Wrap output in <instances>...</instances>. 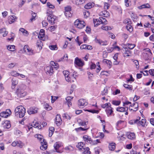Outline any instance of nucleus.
<instances>
[{"label": "nucleus", "instance_id": "f257e3e1", "mask_svg": "<svg viewBox=\"0 0 154 154\" xmlns=\"http://www.w3.org/2000/svg\"><path fill=\"white\" fill-rule=\"evenodd\" d=\"M26 86L24 84L18 85L15 91V94L17 97L20 98L24 97L26 94V92L24 91Z\"/></svg>", "mask_w": 154, "mask_h": 154}, {"label": "nucleus", "instance_id": "f03ea898", "mask_svg": "<svg viewBox=\"0 0 154 154\" xmlns=\"http://www.w3.org/2000/svg\"><path fill=\"white\" fill-rule=\"evenodd\" d=\"M15 116L17 117L23 118L26 113V109L22 106H17L14 110Z\"/></svg>", "mask_w": 154, "mask_h": 154}, {"label": "nucleus", "instance_id": "7ed1b4c3", "mask_svg": "<svg viewBox=\"0 0 154 154\" xmlns=\"http://www.w3.org/2000/svg\"><path fill=\"white\" fill-rule=\"evenodd\" d=\"M63 73L64 75L66 80L70 82H73L75 80L77 76V75H75L76 73L74 71L73 73L71 75L70 77L69 75V72L67 71H64L63 72Z\"/></svg>", "mask_w": 154, "mask_h": 154}, {"label": "nucleus", "instance_id": "20e7f679", "mask_svg": "<svg viewBox=\"0 0 154 154\" xmlns=\"http://www.w3.org/2000/svg\"><path fill=\"white\" fill-rule=\"evenodd\" d=\"M35 137L37 138L40 141L41 146L40 147L42 150L46 149L47 148V143L45 140L42 138V136L39 134L35 135Z\"/></svg>", "mask_w": 154, "mask_h": 154}, {"label": "nucleus", "instance_id": "39448f33", "mask_svg": "<svg viewBox=\"0 0 154 154\" xmlns=\"http://www.w3.org/2000/svg\"><path fill=\"white\" fill-rule=\"evenodd\" d=\"M74 24L75 27L80 29H82L85 26V23L84 21L78 19L75 21Z\"/></svg>", "mask_w": 154, "mask_h": 154}, {"label": "nucleus", "instance_id": "423d86ee", "mask_svg": "<svg viewBox=\"0 0 154 154\" xmlns=\"http://www.w3.org/2000/svg\"><path fill=\"white\" fill-rule=\"evenodd\" d=\"M47 20L51 24H53L55 23V21L56 20L55 17L54 15H52V12L49 13L48 11L47 12Z\"/></svg>", "mask_w": 154, "mask_h": 154}, {"label": "nucleus", "instance_id": "0eeeda50", "mask_svg": "<svg viewBox=\"0 0 154 154\" xmlns=\"http://www.w3.org/2000/svg\"><path fill=\"white\" fill-rule=\"evenodd\" d=\"M23 51L29 55H33V51L28 45H25L23 47Z\"/></svg>", "mask_w": 154, "mask_h": 154}, {"label": "nucleus", "instance_id": "6e6552de", "mask_svg": "<svg viewBox=\"0 0 154 154\" xmlns=\"http://www.w3.org/2000/svg\"><path fill=\"white\" fill-rule=\"evenodd\" d=\"M11 113L10 109H6L5 111H3L1 112L0 115L2 117L6 118L10 116Z\"/></svg>", "mask_w": 154, "mask_h": 154}, {"label": "nucleus", "instance_id": "1a4fd4ad", "mask_svg": "<svg viewBox=\"0 0 154 154\" xmlns=\"http://www.w3.org/2000/svg\"><path fill=\"white\" fill-rule=\"evenodd\" d=\"M45 71L46 74L49 75H52L54 72L53 67L51 66H49L46 67L45 68Z\"/></svg>", "mask_w": 154, "mask_h": 154}, {"label": "nucleus", "instance_id": "9d476101", "mask_svg": "<svg viewBox=\"0 0 154 154\" xmlns=\"http://www.w3.org/2000/svg\"><path fill=\"white\" fill-rule=\"evenodd\" d=\"M88 104V103L84 99H80L78 101V105L80 107H83Z\"/></svg>", "mask_w": 154, "mask_h": 154}, {"label": "nucleus", "instance_id": "9b49d317", "mask_svg": "<svg viewBox=\"0 0 154 154\" xmlns=\"http://www.w3.org/2000/svg\"><path fill=\"white\" fill-rule=\"evenodd\" d=\"M39 124L38 123L35 122L34 123V122L32 123L30 126H26V130L27 131H29L31 129H32V126L36 128L38 127L39 128Z\"/></svg>", "mask_w": 154, "mask_h": 154}, {"label": "nucleus", "instance_id": "f8f14e48", "mask_svg": "<svg viewBox=\"0 0 154 154\" xmlns=\"http://www.w3.org/2000/svg\"><path fill=\"white\" fill-rule=\"evenodd\" d=\"M138 103L136 102L131 105L129 107V110L130 111H136L138 110Z\"/></svg>", "mask_w": 154, "mask_h": 154}, {"label": "nucleus", "instance_id": "ddd939ff", "mask_svg": "<svg viewBox=\"0 0 154 154\" xmlns=\"http://www.w3.org/2000/svg\"><path fill=\"white\" fill-rule=\"evenodd\" d=\"M38 109L36 107H31L28 109L27 112L29 114L31 115L37 113Z\"/></svg>", "mask_w": 154, "mask_h": 154}, {"label": "nucleus", "instance_id": "4468645a", "mask_svg": "<svg viewBox=\"0 0 154 154\" xmlns=\"http://www.w3.org/2000/svg\"><path fill=\"white\" fill-rule=\"evenodd\" d=\"M2 126L5 129H9L11 127V124L9 121L6 120L2 123Z\"/></svg>", "mask_w": 154, "mask_h": 154}, {"label": "nucleus", "instance_id": "2eb2a0df", "mask_svg": "<svg viewBox=\"0 0 154 154\" xmlns=\"http://www.w3.org/2000/svg\"><path fill=\"white\" fill-rule=\"evenodd\" d=\"M62 146V143L60 142H56L54 145V149L56 150V152H60L57 150V149Z\"/></svg>", "mask_w": 154, "mask_h": 154}, {"label": "nucleus", "instance_id": "dca6fc26", "mask_svg": "<svg viewBox=\"0 0 154 154\" xmlns=\"http://www.w3.org/2000/svg\"><path fill=\"white\" fill-rule=\"evenodd\" d=\"M62 120L60 114H57L56 116V124L58 125H59L61 124Z\"/></svg>", "mask_w": 154, "mask_h": 154}, {"label": "nucleus", "instance_id": "f3484780", "mask_svg": "<svg viewBox=\"0 0 154 154\" xmlns=\"http://www.w3.org/2000/svg\"><path fill=\"white\" fill-rule=\"evenodd\" d=\"M96 42L98 43L101 45H108L107 42L106 41H103L100 39H98L96 38L95 40Z\"/></svg>", "mask_w": 154, "mask_h": 154}, {"label": "nucleus", "instance_id": "a211bd4d", "mask_svg": "<svg viewBox=\"0 0 154 154\" xmlns=\"http://www.w3.org/2000/svg\"><path fill=\"white\" fill-rule=\"evenodd\" d=\"M75 63L77 66H83L84 64L82 61L77 57L75 59Z\"/></svg>", "mask_w": 154, "mask_h": 154}, {"label": "nucleus", "instance_id": "6ab92c4d", "mask_svg": "<svg viewBox=\"0 0 154 154\" xmlns=\"http://www.w3.org/2000/svg\"><path fill=\"white\" fill-rule=\"evenodd\" d=\"M112 108L111 107H109L108 109H106V112L107 115L108 116H109L110 115H112L113 114V111H112Z\"/></svg>", "mask_w": 154, "mask_h": 154}, {"label": "nucleus", "instance_id": "aec40b11", "mask_svg": "<svg viewBox=\"0 0 154 154\" xmlns=\"http://www.w3.org/2000/svg\"><path fill=\"white\" fill-rule=\"evenodd\" d=\"M124 49L125 51V56L127 57L131 56L132 53L131 51L127 48H125Z\"/></svg>", "mask_w": 154, "mask_h": 154}, {"label": "nucleus", "instance_id": "412c9836", "mask_svg": "<svg viewBox=\"0 0 154 154\" xmlns=\"http://www.w3.org/2000/svg\"><path fill=\"white\" fill-rule=\"evenodd\" d=\"M45 36V30L43 29H41L39 32V33L38 35V38L42 40H43V39Z\"/></svg>", "mask_w": 154, "mask_h": 154}, {"label": "nucleus", "instance_id": "4be33fe9", "mask_svg": "<svg viewBox=\"0 0 154 154\" xmlns=\"http://www.w3.org/2000/svg\"><path fill=\"white\" fill-rule=\"evenodd\" d=\"M127 137L128 139L131 140H134L135 138V134L134 133H128Z\"/></svg>", "mask_w": 154, "mask_h": 154}, {"label": "nucleus", "instance_id": "5701e85b", "mask_svg": "<svg viewBox=\"0 0 154 154\" xmlns=\"http://www.w3.org/2000/svg\"><path fill=\"white\" fill-rule=\"evenodd\" d=\"M12 88H14L15 86L18 83V80L17 79H15L14 78H12Z\"/></svg>", "mask_w": 154, "mask_h": 154}, {"label": "nucleus", "instance_id": "b1692460", "mask_svg": "<svg viewBox=\"0 0 154 154\" xmlns=\"http://www.w3.org/2000/svg\"><path fill=\"white\" fill-rule=\"evenodd\" d=\"M128 107H117L116 108V110L120 112H124L128 111Z\"/></svg>", "mask_w": 154, "mask_h": 154}, {"label": "nucleus", "instance_id": "393cba45", "mask_svg": "<svg viewBox=\"0 0 154 154\" xmlns=\"http://www.w3.org/2000/svg\"><path fill=\"white\" fill-rule=\"evenodd\" d=\"M125 123V121L122 120L118 121L116 124V125L118 127L120 128H122L124 123Z\"/></svg>", "mask_w": 154, "mask_h": 154}, {"label": "nucleus", "instance_id": "a878e982", "mask_svg": "<svg viewBox=\"0 0 154 154\" xmlns=\"http://www.w3.org/2000/svg\"><path fill=\"white\" fill-rule=\"evenodd\" d=\"M84 144L83 143V142H81L80 143H79L77 145H76V147L77 148H79L80 150H82V149H83L85 148L84 147Z\"/></svg>", "mask_w": 154, "mask_h": 154}, {"label": "nucleus", "instance_id": "bb28decb", "mask_svg": "<svg viewBox=\"0 0 154 154\" xmlns=\"http://www.w3.org/2000/svg\"><path fill=\"white\" fill-rule=\"evenodd\" d=\"M116 144L114 143H111L109 144V148L110 150L111 151L114 150L116 148Z\"/></svg>", "mask_w": 154, "mask_h": 154}, {"label": "nucleus", "instance_id": "cd10ccee", "mask_svg": "<svg viewBox=\"0 0 154 154\" xmlns=\"http://www.w3.org/2000/svg\"><path fill=\"white\" fill-rule=\"evenodd\" d=\"M51 66L57 70L59 66L57 63L54 62V61H51L50 62Z\"/></svg>", "mask_w": 154, "mask_h": 154}, {"label": "nucleus", "instance_id": "c85d7f7f", "mask_svg": "<svg viewBox=\"0 0 154 154\" xmlns=\"http://www.w3.org/2000/svg\"><path fill=\"white\" fill-rule=\"evenodd\" d=\"M103 62L108 64L109 65L108 67L109 68L111 67L112 63L110 60L104 59L103 60Z\"/></svg>", "mask_w": 154, "mask_h": 154}, {"label": "nucleus", "instance_id": "c756f323", "mask_svg": "<svg viewBox=\"0 0 154 154\" xmlns=\"http://www.w3.org/2000/svg\"><path fill=\"white\" fill-rule=\"evenodd\" d=\"M146 122V120L145 119H142L141 121H139V125H141L143 127H145Z\"/></svg>", "mask_w": 154, "mask_h": 154}, {"label": "nucleus", "instance_id": "7c9ffc66", "mask_svg": "<svg viewBox=\"0 0 154 154\" xmlns=\"http://www.w3.org/2000/svg\"><path fill=\"white\" fill-rule=\"evenodd\" d=\"M94 6V3H89L85 5V8L86 9H89L92 8Z\"/></svg>", "mask_w": 154, "mask_h": 154}, {"label": "nucleus", "instance_id": "2f4dec72", "mask_svg": "<svg viewBox=\"0 0 154 154\" xmlns=\"http://www.w3.org/2000/svg\"><path fill=\"white\" fill-rule=\"evenodd\" d=\"M99 20L101 22V23H102V24H107V21L106 19L102 17H100Z\"/></svg>", "mask_w": 154, "mask_h": 154}, {"label": "nucleus", "instance_id": "473e14b6", "mask_svg": "<svg viewBox=\"0 0 154 154\" xmlns=\"http://www.w3.org/2000/svg\"><path fill=\"white\" fill-rule=\"evenodd\" d=\"M49 136L50 137H51L54 133V127H49Z\"/></svg>", "mask_w": 154, "mask_h": 154}, {"label": "nucleus", "instance_id": "72a5a7b5", "mask_svg": "<svg viewBox=\"0 0 154 154\" xmlns=\"http://www.w3.org/2000/svg\"><path fill=\"white\" fill-rule=\"evenodd\" d=\"M150 6L149 5L148 3H146V4H144L142 5L140 7H139V8L140 9L142 8H150Z\"/></svg>", "mask_w": 154, "mask_h": 154}, {"label": "nucleus", "instance_id": "f704fd0d", "mask_svg": "<svg viewBox=\"0 0 154 154\" xmlns=\"http://www.w3.org/2000/svg\"><path fill=\"white\" fill-rule=\"evenodd\" d=\"M15 16H11L9 17V21L10 23H12L15 21Z\"/></svg>", "mask_w": 154, "mask_h": 154}, {"label": "nucleus", "instance_id": "c9c22d12", "mask_svg": "<svg viewBox=\"0 0 154 154\" xmlns=\"http://www.w3.org/2000/svg\"><path fill=\"white\" fill-rule=\"evenodd\" d=\"M83 149L84 151L83 152V154H90L91 152L89 151L90 149L88 147H87L86 148L85 147Z\"/></svg>", "mask_w": 154, "mask_h": 154}, {"label": "nucleus", "instance_id": "e433bc0d", "mask_svg": "<svg viewBox=\"0 0 154 154\" xmlns=\"http://www.w3.org/2000/svg\"><path fill=\"white\" fill-rule=\"evenodd\" d=\"M85 0H76L75 1L76 4L77 5H82L85 3Z\"/></svg>", "mask_w": 154, "mask_h": 154}, {"label": "nucleus", "instance_id": "4c0bfd02", "mask_svg": "<svg viewBox=\"0 0 154 154\" xmlns=\"http://www.w3.org/2000/svg\"><path fill=\"white\" fill-rule=\"evenodd\" d=\"M112 28L110 26H108L105 25H103L101 27V29H102L105 30H110Z\"/></svg>", "mask_w": 154, "mask_h": 154}, {"label": "nucleus", "instance_id": "58836bf2", "mask_svg": "<svg viewBox=\"0 0 154 154\" xmlns=\"http://www.w3.org/2000/svg\"><path fill=\"white\" fill-rule=\"evenodd\" d=\"M10 74L11 75L16 77L20 75V74L17 72L15 71H12L10 72Z\"/></svg>", "mask_w": 154, "mask_h": 154}, {"label": "nucleus", "instance_id": "ea45409f", "mask_svg": "<svg viewBox=\"0 0 154 154\" xmlns=\"http://www.w3.org/2000/svg\"><path fill=\"white\" fill-rule=\"evenodd\" d=\"M111 106L110 103H108L104 104L101 105V106L103 108L108 109L109 107Z\"/></svg>", "mask_w": 154, "mask_h": 154}, {"label": "nucleus", "instance_id": "a19ab883", "mask_svg": "<svg viewBox=\"0 0 154 154\" xmlns=\"http://www.w3.org/2000/svg\"><path fill=\"white\" fill-rule=\"evenodd\" d=\"M131 24H127L126 26V28L128 31L131 32L133 31V28L131 25Z\"/></svg>", "mask_w": 154, "mask_h": 154}, {"label": "nucleus", "instance_id": "79ce46f5", "mask_svg": "<svg viewBox=\"0 0 154 154\" xmlns=\"http://www.w3.org/2000/svg\"><path fill=\"white\" fill-rule=\"evenodd\" d=\"M123 86L126 88L129 89L130 90H132V86L131 85L128 84H124L123 85Z\"/></svg>", "mask_w": 154, "mask_h": 154}, {"label": "nucleus", "instance_id": "37998d69", "mask_svg": "<svg viewBox=\"0 0 154 154\" xmlns=\"http://www.w3.org/2000/svg\"><path fill=\"white\" fill-rule=\"evenodd\" d=\"M7 48L9 51H13L15 50V46L14 45H8Z\"/></svg>", "mask_w": 154, "mask_h": 154}, {"label": "nucleus", "instance_id": "c03bdc74", "mask_svg": "<svg viewBox=\"0 0 154 154\" xmlns=\"http://www.w3.org/2000/svg\"><path fill=\"white\" fill-rule=\"evenodd\" d=\"M127 46L128 48H127L130 50V49H133L135 46V45L134 44H128L127 45Z\"/></svg>", "mask_w": 154, "mask_h": 154}, {"label": "nucleus", "instance_id": "a18cd8bd", "mask_svg": "<svg viewBox=\"0 0 154 154\" xmlns=\"http://www.w3.org/2000/svg\"><path fill=\"white\" fill-rule=\"evenodd\" d=\"M123 23H127V24H131L132 22L130 19L127 18L124 20Z\"/></svg>", "mask_w": 154, "mask_h": 154}, {"label": "nucleus", "instance_id": "49530a36", "mask_svg": "<svg viewBox=\"0 0 154 154\" xmlns=\"http://www.w3.org/2000/svg\"><path fill=\"white\" fill-rule=\"evenodd\" d=\"M42 42L41 41H39L37 42V45L38 48H39L40 50L42 48Z\"/></svg>", "mask_w": 154, "mask_h": 154}, {"label": "nucleus", "instance_id": "de8ad7c7", "mask_svg": "<svg viewBox=\"0 0 154 154\" xmlns=\"http://www.w3.org/2000/svg\"><path fill=\"white\" fill-rule=\"evenodd\" d=\"M83 139L85 141L88 142V140L90 139L91 137L87 135H84L83 136Z\"/></svg>", "mask_w": 154, "mask_h": 154}, {"label": "nucleus", "instance_id": "09e8293b", "mask_svg": "<svg viewBox=\"0 0 154 154\" xmlns=\"http://www.w3.org/2000/svg\"><path fill=\"white\" fill-rule=\"evenodd\" d=\"M4 32L5 33L3 34V36L4 37H5L6 36L7 34L8 33V32L6 31L5 28L2 29L0 30V32Z\"/></svg>", "mask_w": 154, "mask_h": 154}, {"label": "nucleus", "instance_id": "8fccbe9b", "mask_svg": "<svg viewBox=\"0 0 154 154\" xmlns=\"http://www.w3.org/2000/svg\"><path fill=\"white\" fill-rule=\"evenodd\" d=\"M24 145V144L20 141H17V146L20 148H22Z\"/></svg>", "mask_w": 154, "mask_h": 154}, {"label": "nucleus", "instance_id": "3c124183", "mask_svg": "<svg viewBox=\"0 0 154 154\" xmlns=\"http://www.w3.org/2000/svg\"><path fill=\"white\" fill-rule=\"evenodd\" d=\"M44 108L48 110H50L52 109V107L47 103L44 104Z\"/></svg>", "mask_w": 154, "mask_h": 154}, {"label": "nucleus", "instance_id": "603ef678", "mask_svg": "<svg viewBox=\"0 0 154 154\" xmlns=\"http://www.w3.org/2000/svg\"><path fill=\"white\" fill-rule=\"evenodd\" d=\"M132 61L135 65L136 68H138L139 67V64L138 61L137 60L133 59L132 60Z\"/></svg>", "mask_w": 154, "mask_h": 154}, {"label": "nucleus", "instance_id": "864d4df0", "mask_svg": "<svg viewBox=\"0 0 154 154\" xmlns=\"http://www.w3.org/2000/svg\"><path fill=\"white\" fill-rule=\"evenodd\" d=\"M86 111H87L88 112L92 113H96L97 114L99 112V111L98 110H91V109H88L86 110Z\"/></svg>", "mask_w": 154, "mask_h": 154}, {"label": "nucleus", "instance_id": "5fc2aeb1", "mask_svg": "<svg viewBox=\"0 0 154 154\" xmlns=\"http://www.w3.org/2000/svg\"><path fill=\"white\" fill-rule=\"evenodd\" d=\"M49 48L51 50H57V48L56 45H51L49 46Z\"/></svg>", "mask_w": 154, "mask_h": 154}, {"label": "nucleus", "instance_id": "6e6d98bb", "mask_svg": "<svg viewBox=\"0 0 154 154\" xmlns=\"http://www.w3.org/2000/svg\"><path fill=\"white\" fill-rule=\"evenodd\" d=\"M64 14L67 17H70L72 16V14L70 11H65Z\"/></svg>", "mask_w": 154, "mask_h": 154}, {"label": "nucleus", "instance_id": "4d7b16f0", "mask_svg": "<svg viewBox=\"0 0 154 154\" xmlns=\"http://www.w3.org/2000/svg\"><path fill=\"white\" fill-rule=\"evenodd\" d=\"M63 118H65L66 119H71L70 116L66 113L64 114L63 116Z\"/></svg>", "mask_w": 154, "mask_h": 154}, {"label": "nucleus", "instance_id": "13d9d810", "mask_svg": "<svg viewBox=\"0 0 154 154\" xmlns=\"http://www.w3.org/2000/svg\"><path fill=\"white\" fill-rule=\"evenodd\" d=\"M99 20H100V18L98 19H96V21H97V23L96 24H95V20H94V26H98V25H99L100 24H101L102 23H101V22Z\"/></svg>", "mask_w": 154, "mask_h": 154}, {"label": "nucleus", "instance_id": "bf43d9fd", "mask_svg": "<svg viewBox=\"0 0 154 154\" xmlns=\"http://www.w3.org/2000/svg\"><path fill=\"white\" fill-rule=\"evenodd\" d=\"M112 103L114 105L117 106L120 104V102L119 101L113 100L112 101Z\"/></svg>", "mask_w": 154, "mask_h": 154}, {"label": "nucleus", "instance_id": "052dcab7", "mask_svg": "<svg viewBox=\"0 0 154 154\" xmlns=\"http://www.w3.org/2000/svg\"><path fill=\"white\" fill-rule=\"evenodd\" d=\"M16 64L15 63H11L8 65V67L10 69H12L16 66Z\"/></svg>", "mask_w": 154, "mask_h": 154}, {"label": "nucleus", "instance_id": "680f3d73", "mask_svg": "<svg viewBox=\"0 0 154 154\" xmlns=\"http://www.w3.org/2000/svg\"><path fill=\"white\" fill-rule=\"evenodd\" d=\"M88 129V128H84L81 127H80L79 128H76L75 129V130L77 131H86Z\"/></svg>", "mask_w": 154, "mask_h": 154}, {"label": "nucleus", "instance_id": "e2e57ef3", "mask_svg": "<svg viewBox=\"0 0 154 154\" xmlns=\"http://www.w3.org/2000/svg\"><path fill=\"white\" fill-rule=\"evenodd\" d=\"M140 118L139 117L136 119L133 120L134 123H136L138 125H139L138 122H139V120H140Z\"/></svg>", "mask_w": 154, "mask_h": 154}, {"label": "nucleus", "instance_id": "0e129e2a", "mask_svg": "<svg viewBox=\"0 0 154 154\" xmlns=\"http://www.w3.org/2000/svg\"><path fill=\"white\" fill-rule=\"evenodd\" d=\"M19 31L23 33V34H27L28 33V31L26 30L24 28H20Z\"/></svg>", "mask_w": 154, "mask_h": 154}, {"label": "nucleus", "instance_id": "69168bd1", "mask_svg": "<svg viewBox=\"0 0 154 154\" xmlns=\"http://www.w3.org/2000/svg\"><path fill=\"white\" fill-rule=\"evenodd\" d=\"M47 6L49 8H54V5H53L52 4H51V3H50V2H47Z\"/></svg>", "mask_w": 154, "mask_h": 154}, {"label": "nucleus", "instance_id": "338daca9", "mask_svg": "<svg viewBox=\"0 0 154 154\" xmlns=\"http://www.w3.org/2000/svg\"><path fill=\"white\" fill-rule=\"evenodd\" d=\"M56 28V27L55 26H52L50 27H49L48 28V29L49 30L51 31V32L54 31V30Z\"/></svg>", "mask_w": 154, "mask_h": 154}, {"label": "nucleus", "instance_id": "774afa93", "mask_svg": "<svg viewBox=\"0 0 154 154\" xmlns=\"http://www.w3.org/2000/svg\"><path fill=\"white\" fill-rule=\"evenodd\" d=\"M149 72L150 75L153 76H154V69H150L149 71Z\"/></svg>", "mask_w": 154, "mask_h": 154}]
</instances>
